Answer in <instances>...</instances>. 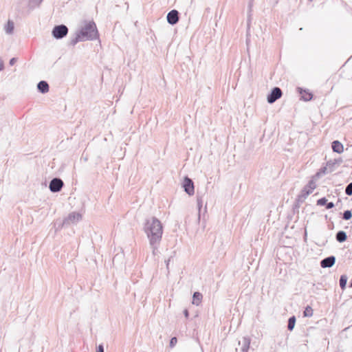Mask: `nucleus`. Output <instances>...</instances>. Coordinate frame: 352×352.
<instances>
[{"instance_id":"nucleus-34","label":"nucleus","mask_w":352,"mask_h":352,"mask_svg":"<svg viewBox=\"0 0 352 352\" xmlns=\"http://www.w3.org/2000/svg\"><path fill=\"white\" fill-rule=\"evenodd\" d=\"M184 315H185V316H186V318H188V310H187V309H185V310H184Z\"/></svg>"},{"instance_id":"nucleus-24","label":"nucleus","mask_w":352,"mask_h":352,"mask_svg":"<svg viewBox=\"0 0 352 352\" xmlns=\"http://www.w3.org/2000/svg\"><path fill=\"white\" fill-rule=\"evenodd\" d=\"M351 217H352V212L351 210H347L343 212L342 218L344 220H349Z\"/></svg>"},{"instance_id":"nucleus-1","label":"nucleus","mask_w":352,"mask_h":352,"mask_svg":"<svg viewBox=\"0 0 352 352\" xmlns=\"http://www.w3.org/2000/svg\"><path fill=\"white\" fill-rule=\"evenodd\" d=\"M144 231L149 241L153 254L155 255L157 252L162 237V224L156 217L147 219L144 225Z\"/></svg>"},{"instance_id":"nucleus-14","label":"nucleus","mask_w":352,"mask_h":352,"mask_svg":"<svg viewBox=\"0 0 352 352\" xmlns=\"http://www.w3.org/2000/svg\"><path fill=\"white\" fill-rule=\"evenodd\" d=\"M336 239L340 243L344 242L347 239L346 232L342 230L338 231L336 234Z\"/></svg>"},{"instance_id":"nucleus-10","label":"nucleus","mask_w":352,"mask_h":352,"mask_svg":"<svg viewBox=\"0 0 352 352\" xmlns=\"http://www.w3.org/2000/svg\"><path fill=\"white\" fill-rule=\"evenodd\" d=\"M179 12L176 10H173L169 12L166 16L167 22H178Z\"/></svg>"},{"instance_id":"nucleus-32","label":"nucleus","mask_w":352,"mask_h":352,"mask_svg":"<svg viewBox=\"0 0 352 352\" xmlns=\"http://www.w3.org/2000/svg\"><path fill=\"white\" fill-rule=\"evenodd\" d=\"M16 62V58H12L10 60V62H9V64L10 65H13L15 64V63Z\"/></svg>"},{"instance_id":"nucleus-33","label":"nucleus","mask_w":352,"mask_h":352,"mask_svg":"<svg viewBox=\"0 0 352 352\" xmlns=\"http://www.w3.org/2000/svg\"><path fill=\"white\" fill-rule=\"evenodd\" d=\"M3 69H4L3 61L0 59V71H2Z\"/></svg>"},{"instance_id":"nucleus-28","label":"nucleus","mask_w":352,"mask_h":352,"mask_svg":"<svg viewBox=\"0 0 352 352\" xmlns=\"http://www.w3.org/2000/svg\"><path fill=\"white\" fill-rule=\"evenodd\" d=\"M309 186L311 188V190L307 191V194H309L312 192V190L316 188V185L313 181L309 182Z\"/></svg>"},{"instance_id":"nucleus-35","label":"nucleus","mask_w":352,"mask_h":352,"mask_svg":"<svg viewBox=\"0 0 352 352\" xmlns=\"http://www.w3.org/2000/svg\"><path fill=\"white\" fill-rule=\"evenodd\" d=\"M170 258L168 259V260L166 261L167 268H168V265H169V262H170Z\"/></svg>"},{"instance_id":"nucleus-21","label":"nucleus","mask_w":352,"mask_h":352,"mask_svg":"<svg viewBox=\"0 0 352 352\" xmlns=\"http://www.w3.org/2000/svg\"><path fill=\"white\" fill-rule=\"evenodd\" d=\"M296 324V318L295 316H292L288 320L287 329L289 331H292L295 327Z\"/></svg>"},{"instance_id":"nucleus-5","label":"nucleus","mask_w":352,"mask_h":352,"mask_svg":"<svg viewBox=\"0 0 352 352\" xmlns=\"http://www.w3.org/2000/svg\"><path fill=\"white\" fill-rule=\"evenodd\" d=\"M282 91L279 87H274L270 94L267 96V100L270 104L274 103L282 96Z\"/></svg>"},{"instance_id":"nucleus-22","label":"nucleus","mask_w":352,"mask_h":352,"mask_svg":"<svg viewBox=\"0 0 352 352\" xmlns=\"http://www.w3.org/2000/svg\"><path fill=\"white\" fill-rule=\"evenodd\" d=\"M305 317H311L313 316V309L310 306H307L303 312Z\"/></svg>"},{"instance_id":"nucleus-26","label":"nucleus","mask_w":352,"mask_h":352,"mask_svg":"<svg viewBox=\"0 0 352 352\" xmlns=\"http://www.w3.org/2000/svg\"><path fill=\"white\" fill-rule=\"evenodd\" d=\"M327 199L325 197L320 198L317 201V205L318 206H324L327 205Z\"/></svg>"},{"instance_id":"nucleus-18","label":"nucleus","mask_w":352,"mask_h":352,"mask_svg":"<svg viewBox=\"0 0 352 352\" xmlns=\"http://www.w3.org/2000/svg\"><path fill=\"white\" fill-rule=\"evenodd\" d=\"M300 94H301L302 98L305 101H309L312 99V97H313L312 94L310 93L309 91H304V94H303L302 91V89H300Z\"/></svg>"},{"instance_id":"nucleus-12","label":"nucleus","mask_w":352,"mask_h":352,"mask_svg":"<svg viewBox=\"0 0 352 352\" xmlns=\"http://www.w3.org/2000/svg\"><path fill=\"white\" fill-rule=\"evenodd\" d=\"M331 148L333 151L337 153H342L344 151L343 145L338 140H334L332 142Z\"/></svg>"},{"instance_id":"nucleus-29","label":"nucleus","mask_w":352,"mask_h":352,"mask_svg":"<svg viewBox=\"0 0 352 352\" xmlns=\"http://www.w3.org/2000/svg\"><path fill=\"white\" fill-rule=\"evenodd\" d=\"M96 352H104V346L102 344H99L97 346Z\"/></svg>"},{"instance_id":"nucleus-6","label":"nucleus","mask_w":352,"mask_h":352,"mask_svg":"<svg viewBox=\"0 0 352 352\" xmlns=\"http://www.w3.org/2000/svg\"><path fill=\"white\" fill-rule=\"evenodd\" d=\"M82 219V216L79 212H72L63 221V226H68L71 223H76Z\"/></svg>"},{"instance_id":"nucleus-17","label":"nucleus","mask_w":352,"mask_h":352,"mask_svg":"<svg viewBox=\"0 0 352 352\" xmlns=\"http://www.w3.org/2000/svg\"><path fill=\"white\" fill-rule=\"evenodd\" d=\"M14 23H6L3 28V30L7 34H12L14 32Z\"/></svg>"},{"instance_id":"nucleus-23","label":"nucleus","mask_w":352,"mask_h":352,"mask_svg":"<svg viewBox=\"0 0 352 352\" xmlns=\"http://www.w3.org/2000/svg\"><path fill=\"white\" fill-rule=\"evenodd\" d=\"M197 207H198V210H199V218H200V210L203 206L202 197L197 196Z\"/></svg>"},{"instance_id":"nucleus-20","label":"nucleus","mask_w":352,"mask_h":352,"mask_svg":"<svg viewBox=\"0 0 352 352\" xmlns=\"http://www.w3.org/2000/svg\"><path fill=\"white\" fill-rule=\"evenodd\" d=\"M348 277L346 275L343 274L340 278V286L342 289H344L346 285Z\"/></svg>"},{"instance_id":"nucleus-25","label":"nucleus","mask_w":352,"mask_h":352,"mask_svg":"<svg viewBox=\"0 0 352 352\" xmlns=\"http://www.w3.org/2000/svg\"><path fill=\"white\" fill-rule=\"evenodd\" d=\"M346 195L351 196L352 195V182L349 183L345 188Z\"/></svg>"},{"instance_id":"nucleus-2","label":"nucleus","mask_w":352,"mask_h":352,"mask_svg":"<svg viewBox=\"0 0 352 352\" xmlns=\"http://www.w3.org/2000/svg\"><path fill=\"white\" fill-rule=\"evenodd\" d=\"M98 36L96 23H86L84 27L76 31L74 36L69 41V45L74 46L79 42L93 41L98 38Z\"/></svg>"},{"instance_id":"nucleus-27","label":"nucleus","mask_w":352,"mask_h":352,"mask_svg":"<svg viewBox=\"0 0 352 352\" xmlns=\"http://www.w3.org/2000/svg\"><path fill=\"white\" fill-rule=\"evenodd\" d=\"M177 342V339L176 337H173L170 340V347L173 348Z\"/></svg>"},{"instance_id":"nucleus-31","label":"nucleus","mask_w":352,"mask_h":352,"mask_svg":"<svg viewBox=\"0 0 352 352\" xmlns=\"http://www.w3.org/2000/svg\"><path fill=\"white\" fill-rule=\"evenodd\" d=\"M251 23L247 25V36L250 35Z\"/></svg>"},{"instance_id":"nucleus-15","label":"nucleus","mask_w":352,"mask_h":352,"mask_svg":"<svg viewBox=\"0 0 352 352\" xmlns=\"http://www.w3.org/2000/svg\"><path fill=\"white\" fill-rule=\"evenodd\" d=\"M43 0H28V7L30 9H34L38 7Z\"/></svg>"},{"instance_id":"nucleus-3","label":"nucleus","mask_w":352,"mask_h":352,"mask_svg":"<svg viewBox=\"0 0 352 352\" xmlns=\"http://www.w3.org/2000/svg\"><path fill=\"white\" fill-rule=\"evenodd\" d=\"M68 33V28L64 24L56 25L52 32V34L56 39H60L65 37Z\"/></svg>"},{"instance_id":"nucleus-19","label":"nucleus","mask_w":352,"mask_h":352,"mask_svg":"<svg viewBox=\"0 0 352 352\" xmlns=\"http://www.w3.org/2000/svg\"><path fill=\"white\" fill-rule=\"evenodd\" d=\"M201 298H202V295H201V293H199V292H195L194 294H193L192 303L196 305H199V304L201 302Z\"/></svg>"},{"instance_id":"nucleus-11","label":"nucleus","mask_w":352,"mask_h":352,"mask_svg":"<svg viewBox=\"0 0 352 352\" xmlns=\"http://www.w3.org/2000/svg\"><path fill=\"white\" fill-rule=\"evenodd\" d=\"M342 162L341 159L334 160H329L327 162L326 166L329 168V172L331 173L335 170L336 166H338Z\"/></svg>"},{"instance_id":"nucleus-8","label":"nucleus","mask_w":352,"mask_h":352,"mask_svg":"<svg viewBox=\"0 0 352 352\" xmlns=\"http://www.w3.org/2000/svg\"><path fill=\"white\" fill-rule=\"evenodd\" d=\"M336 263V257L330 256L324 258L320 261V266L322 268H328L332 267Z\"/></svg>"},{"instance_id":"nucleus-7","label":"nucleus","mask_w":352,"mask_h":352,"mask_svg":"<svg viewBox=\"0 0 352 352\" xmlns=\"http://www.w3.org/2000/svg\"><path fill=\"white\" fill-rule=\"evenodd\" d=\"M184 191L189 195H192L195 192L194 184L191 179L188 177L184 178L183 182Z\"/></svg>"},{"instance_id":"nucleus-9","label":"nucleus","mask_w":352,"mask_h":352,"mask_svg":"<svg viewBox=\"0 0 352 352\" xmlns=\"http://www.w3.org/2000/svg\"><path fill=\"white\" fill-rule=\"evenodd\" d=\"M251 339L249 337H243L239 341V344L241 345V352H248L250 349Z\"/></svg>"},{"instance_id":"nucleus-13","label":"nucleus","mask_w":352,"mask_h":352,"mask_svg":"<svg viewBox=\"0 0 352 352\" xmlns=\"http://www.w3.org/2000/svg\"><path fill=\"white\" fill-rule=\"evenodd\" d=\"M38 90L42 94H46L49 91V85L45 80H41L37 84Z\"/></svg>"},{"instance_id":"nucleus-16","label":"nucleus","mask_w":352,"mask_h":352,"mask_svg":"<svg viewBox=\"0 0 352 352\" xmlns=\"http://www.w3.org/2000/svg\"><path fill=\"white\" fill-rule=\"evenodd\" d=\"M329 168L327 167V166L321 168L318 172L316 173V174L314 176V179H318L321 177L322 175H325L327 173H329Z\"/></svg>"},{"instance_id":"nucleus-4","label":"nucleus","mask_w":352,"mask_h":352,"mask_svg":"<svg viewBox=\"0 0 352 352\" xmlns=\"http://www.w3.org/2000/svg\"><path fill=\"white\" fill-rule=\"evenodd\" d=\"M63 185L64 184L61 179L55 177L50 181L49 188L52 192H58L61 190Z\"/></svg>"},{"instance_id":"nucleus-30","label":"nucleus","mask_w":352,"mask_h":352,"mask_svg":"<svg viewBox=\"0 0 352 352\" xmlns=\"http://www.w3.org/2000/svg\"><path fill=\"white\" fill-rule=\"evenodd\" d=\"M334 207V204L333 202L327 203L326 208L327 209H331Z\"/></svg>"}]
</instances>
